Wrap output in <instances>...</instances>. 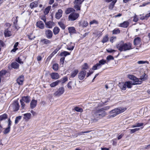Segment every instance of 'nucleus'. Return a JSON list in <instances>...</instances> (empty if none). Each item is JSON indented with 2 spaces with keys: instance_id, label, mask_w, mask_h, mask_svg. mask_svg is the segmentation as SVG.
<instances>
[{
  "instance_id": "f257e3e1",
  "label": "nucleus",
  "mask_w": 150,
  "mask_h": 150,
  "mask_svg": "<svg viewBox=\"0 0 150 150\" xmlns=\"http://www.w3.org/2000/svg\"><path fill=\"white\" fill-rule=\"evenodd\" d=\"M110 107L107 106L105 108L100 109L92 112L91 119L93 122H95L99 119L104 117L107 115L105 110L109 109Z\"/></svg>"
},
{
  "instance_id": "f03ea898",
  "label": "nucleus",
  "mask_w": 150,
  "mask_h": 150,
  "mask_svg": "<svg viewBox=\"0 0 150 150\" xmlns=\"http://www.w3.org/2000/svg\"><path fill=\"white\" fill-rule=\"evenodd\" d=\"M117 48L120 51H125L132 49V44L130 43H124L121 41L116 45Z\"/></svg>"
},
{
  "instance_id": "7ed1b4c3",
  "label": "nucleus",
  "mask_w": 150,
  "mask_h": 150,
  "mask_svg": "<svg viewBox=\"0 0 150 150\" xmlns=\"http://www.w3.org/2000/svg\"><path fill=\"white\" fill-rule=\"evenodd\" d=\"M125 110V109L123 108L119 107L117 108H115L109 112L110 114L108 116V118H110L114 117L117 115L123 112Z\"/></svg>"
},
{
  "instance_id": "20e7f679",
  "label": "nucleus",
  "mask_w": 150,
  "mask_h": 150,
  "mask_svg": "<svg viewBox=\"0 0 150 150\" xmlns=\"http://www.w3.org/2000/svg\"><path fill=\"white\" fill-rule=\"evenodd\" d=\"M127 77L130 79L133 80V85L140 84L142 83V81H139L138 79L133 75H128Z\"/></svg>"
},
{
  "instance_id": "39448f33",
  "label": "nucleus",
  "mask_w": 150,
  "mask_h": 150,
  "mask_svg": "<svg viewBox=\"0 0 150 150\" xmlns=\"http://www.w3.org/2000/svg\"><path fill=\"white\" fill-rule=\"evenodd\" d=\"M105 63H107L106 60L104 59H102L99 61V63L95 65L93 67L92 69L96 70L101 67L102 65L105 64Z\"/></svg>"
},
{
  "instance_id": "423d86ee",
  "label": "nucleus",
  "mask_w": 150,
  "mask_h": 150,
  "mask_svg": "<svg viewBox=\"0 0 150 150\" xmlns=\"http://www.w3.org/2000/svg\"><path fill=\"white\" fill-rule=\"evenodd\" d=\"M84 0H75L74 2V7L76 11L81 10V4Z\"/></svg>"
},
{
  "instance_id": "0eeeda50",
  "label": "nucleus",
  "mask_w": 150,
  "mask_h": 150,
  "mask_svg": "<svg viewBox=\"0 0 150 150\" xmlns=\"http://www.w3.org/2000/svg\"><path fill=\"white\" fill-rule=\"evenodd\" d=\"M10 109L12 108L14 111H17L19 109V103L17 101H15L9 107Z\"/></svg>"
},
{
  "instance_id": "6e6552de",
  "label": "nucleus",
  "mask_w": 150,
  "mask_h": 150,
  "mask_svg": "<svg viewBox=\"0 0 150 150\" xmlns=\"http://www.w3.org/2000/svg\"><path fill=\"white\" fill-rule=\"evenodd\" d=\"M64 92V89L63 87L59 88L54 93V95L55 97H59L62 95Z\"/></svg>"
},
{
  "instance_id": "1a4fd4ad",
  "label": "nucleus",
  "mask_w": 150,
  "mask_h": 150,
  "mask_svg": "<svg viewBox=\"0 0 150 150\" xmlns=\"http://www.w3.org/2000/svg\"><path fill=\"white\" fill-rule=\"evenodd\" d=\"M79 14L76 13H71L68 17L69 19L71 21H74L76 20L79 16Z\"/></svg>"
},
{
  "instance_id": "9d476101",
  "label": "nucleus",
  "mask_w": 150,
  "mask_h": 150,
  "mask_svg": "<svg viewBox=\"0 0 150 150\" xmlns=\"http://www.w3.org/2000/svg\"><path fill=\"white\" fill-rule=\"evenodd\" d=\"M45 35L47 38L51 39L52 37L53 33L52 31L50 30H45Z\"/></svg>"
},
{
  "instance_id": "9b49d317",
  "label": "nucleus",
  "mask_w": 150,
  "mask_h": 150,
  "mask_svg": "<svg viewBox=\"0 0 150 150\" xmlns=\"http://www.w3.org/2000/svg\"><path fill=\"white\" fill-rule=\"evenodd\" d=\"M86 72L85 70H82L81 71L79 74L78 77L80 80H82L84 78L86 75Z\"/></svg>"
},
{
  "instance_id": "f8f14e48",
  "label": "nucleus",
  "mask_w": 150,
  "mask_h": 150,
  "mask_svg": "<svg viewBox=\"0 0 150 150\" xmlns=\"http://www.w3.org/2000/svg\"><path fill=\"white\" fill-rule=\"evenodd\" d=\"M40 43L42 45H47L51 44V41L46 38H42L40 40Z\"/></svg>"
},
{
  "instance_id": "ddd939ff",
  "label": "nucleus",
  "mask_w": 150,
  "mask_h": 150,
  "mask_svg": "<svg viewBox=\"0 0 150 150\" xmlns=\"http://www.w3.org/2000/svg\"><path fill=\"white\" fill-rule=\"evenodd\" d=\"M4 34L5 37H8L12 35V32L9 28L5 30L4 32Z\"/></svg>"
},
{
  "instance_id": "4468645a",
  "label": "nucleus",
  "mask_w": 150,
  "mask_h": 150,
  "mask_svg": "<svg viewBox=\"0 0 150 150\" xmlns=\"http://www.w3.org/2000/svg\"><path fill=\"white\" fill-rule=\"evenodd\" d=\"M50 76L52 79H57L59 78V74L56 72H53L51 73Z\"/></svg>"
},
{
  "instance_id": "2eb2a0df",
  "label": "nucleus",
  "mask_w": 150,
  "mask_h": 150,
  "mask_svg": "<svg viewBox=\"0 0 150 150\" xmlns=\"http://www.w3.org/2000/svg\"><path fill=\"white\" fill-rule=\"evenodd\" d=\"M62 11L61 9H59L58 11L55 14V18L57 19H59L62 16Z\"/></svg>"
},
{
  "instance_id": "dca6fc26",
  "label": "nucleus",
  "mask_w": 150,
  "mask_h": 150,
  "mask_svg": "<svg viewBox=\"0 0 150 150\" xmlns=\"http://www.w3.org/2000/svg\"><path fill=\"white\" fill-rule=\"evenodd\" d=\"M45 25L47 28H52V26L54 25V24L53 22L49 21L45 22Z\"/></svg>"
},
{
  "instance_id": "f3484780",
  "label": "nucleus",
  "mask_w": 150,
  "mask_h": 150,
  "mask_svg": "<svg viewBox=\"0 0 150 150\" xmlns=\"http://www.w3.org/2000/svg\"><path fill=\"white\" fill-rule=\"evenodd\" d=\"M37 26L41 29L44 28V25L43 22L41 21H39L36 23Z\"/></svg>"
},
{
  "instance_id": "a211bd4d",
  "label": "nucleus",
  "mask_w": 150,
  "mask_h": 150,
  "mask_svg": "<svg viewBox=\"0 0 150 150\" xmlns=\"http://www.w3.org/2000/svg\"><path fill=\"white\" fill-rule=\"evenodd\" d=\"M37 101L36 100L33 99L30 103V107L31 109H33L36 106Z\"/></svg>"
},
{
  "instance_id": "6ab92c4d",
  "label": "nucleus",
  "mask_w": 150,
  "mask_h": 150,
  "mask_svg": "<svg viewBox=\"0 0 150 150\" xmlns=\"http://www.w3.org/2000/svg\"><path fill=\"white\" fill-rule=\"evenodd\" d=\"M21 100L27 103H29L30 100V97L28 96H23Z\"/></svg>"
},
{
  "instance_id": "aec40b11",
  "label": "nucleus",
  "mask_w": 150,
  "mask_h": 150,
  "mask_svg": "<svg viewBox=\"0 0 150 150\" xmlns=\"http://www.w3.org/2000/svg\"><path fill=\"white\" fill-rule=\"evenodd\" d=\"M61 82V81L60 80H57L56 81L52 82L50 84L51 87H54L57 85L59 83Z\"/></svg>"
},
{
  "instance_id": "412c9836",
  "label": "nucleus",
  "mask_w": 150,
  "mask_h": 150,
  "mask_svg": "<svg viewBox=\"0 0 150 150\" xmlns=\"http://www.w3.org/2000/svg\"><path fill=\"white\" fill-rule=\"evenodd\" d=\"M31 115L30 113H27L23 114V119L26 121H28L30 118Z\"/></svg>"
},
{
  "instance_id": "4be33fe9",
  "label": "nucleus",
  "mask_w": 150,
  "mask_h": 150,
  "mask_svg": "<svg viewBox=\"0 0 150 150\" xmlns=\"http://www.w3.org/2000/svg\"><path fill=\"white\" fill-rule=\"evenodd\" d=\"M23 81V76H21L17 79V83L19 85H22Z\"/></svg>"
},
{
  "instance_id": "5701e85b",
  "label": "nucleus",
  "mask_w": 150,
  "mask_h": 150,
  "mask_svg": "<svg viewBox=\"0 0 150 150\" xmlns=\"http://www.w3.org/2000/svg\"><path fill=\"white\" fill-rule=\"evenodd\" d=\"M129 25V23L128 21H125L123 23H120V26L126 28Z\"/></svg>"
},
{
  "instance_id": "b1692460",
  "label": "nucleus",
  "mask_w": 150,
  "mask_h": 150,
  "mask_svg": "<svg viewBox=\"0 0 150 150\" xmlns=\"http://www.w3.org/2000/svg\"><path fill=\"white\" fill-rule=\"evenodd\" d=\"M141 42V40L139 37L135 38L134 40V45H137L140 44Z\"/></svg>"
},
{
  "instance_id": "393cba45",
  "label": "nucleus",
  "mask_w": 150,
  "mask_h": 150,
  "mask_svg": "<svg viewBox=\"0 0 150 150\" xmlns=\"http://www.w3.org/2000/svg\"><path fill=\"white\" fill-rule=\"evenodd\" d=\"M38 1H35L32 3H31L30 4V7L31 8H34L38 6Z\"/></svg>"
},
{
  "instance_id": "a878e982",
  "label": "nucleus",
  "mask_w": 150,
  "mask_h": 150,
  "mask_svg": "<svg viewBox=\"0 0 150 150\" xmlns=\"http://www.w3.org/2000/svg\"><path fill=\"white\" fill-rule=\"evenodd\" d=\"M75 10L72 8H69L66 10L65 13L68 14L72 12H75Z\"/></svg>"
},
{
  "instance_id": "bb28decb",
  "label": "nucleus",
  "mask_w": 150,
  "mask_h": 150,
  "mask_svg": "<svg viewBox=\"0 0 150 150\" xmlns=\"http://www.w3.org/2000/svg\"><path fill=\"white\" fill-rule=\"evenodd\" d=\"M19 66V64L16 62H12L11 64V67L14 69H18Z\"/></svg>"
},
{
  "instance_id": "cd10ccee",
  "label": "nucleus",
  "mask_w": 150,
  "mask_h": 150,
  "mask_svg": "<svg viewBox=\"0 0 150 150\" xmlns=\"http://www.w3.org/2000/svg\"><path fill=\"white\" fill-rule=\"evenodd\" d=\"M117 1V0H113V1L111 2L109 6V8L110 9L112 10L113 9Z\"/></svg>"
},
{
  "instance_id": "c85d7f7f",
  "label": "nucleus",
  "mask_w": 150,
  "mask_h": 150,
  "mask_svg": "<svg viewBox=\"0 0 150 150\" xmlns=\"http://www.w3.org/2000/svg\"><path fill=\"white\" fill-rule=\"evenodd\" d=\"M60 29L57 26L54 27L53 30V32L54 35L57 34L59 32Z\"/></svg>"
},
{
  "instance_id": "c756f323",
  "label": "nucleus",
  "mask_w": 150,
  "mask_h": 150,
  "mask_svg": "<svg viewBox=\"0 0 150 150\" xmlns=\"http://www.w3.org/2000/svg\"><path fill=\"white\" fill-rule=\"evenodd\" d=\"M69 33H74L76 32V30L74 27H71L68 28Z\"/></svg>"
},
{
  "instance_id": "7c9ffc66",
  "label": "nucleus",
  "mask_w": 150,
  "mask_h": 150,
  "mask_svg": "<svg viewBox=\"0 0 150 150\" xmlns=\"http://www.w3.org/2000/svg\"><path fill=\"white\" fill-rule=\"evenodd\" d=\"M119 86L120 87V88L122 90L124 91L126 90V85L125 83H120L119 84Z\"/></svg>"
},
{
  "instance_id": "2f4dec72",
  "label": "nucleus",
  "mask_w": 150,
  "mask_h": 150,
  "mask_svg": "<svg viewBox=\"0 0 150 150\" xmlns=\"http://www.w3.org/2000/svg\"><path fill=\"white\" fill-rule=\"evenodd\" d=\"M108 35H106L105 36H104L101 42L103 43H104L107 42L108 41Z\"/></svg>"
},
{
  "instance_id": "473e14b6",
  "label": "nucleus",
  "mask_w": 150,
  "mask_h": 150,
  "mask_svg": "<svg viewBox=\"0 0 150 150\" xmlns=\"http://www.w3.org/2000/svg\"><path fill=\"white\" fill-rule=\"evenodd\" d=\"M79 72L78 69H75L73 71L71 74V76L74 78L77 74Z\"/></svg>"
},
{
  "instance_id": "72a5a7b5",
  "label": "nucleus",
  "mask_w": 150,
  "mask_h": 150,
  "mask_svg": "<svg viewBox=\"0 0 150 150\" xmlns=\"http://www.w3.org/2000/svg\"><path fill=\"white\" fill-rule=\"evenodd\" d=\"M70 54V53L67 51H64L61 52L60 54V56L62 57H66L67 55H69Z\"/></svg>"
},
{
  "instance_id": "f704fd0d",
  "label": "nucleus",
  "mask_w": 150,
  "mask_h": 150,
  "mask_svg": "<svg viewBox=\"0 0 150 150\" xmlns=\"http://www.w3.org/2000/svg\"><path fill=\"white\" fill-rule=\"evenodd\" d=\"M8 117L7 115L6 114H4L3 115L0 116V121L5 120Z\"/></svg>"
},
{
  "instance_id": "c9c22d12",
  "label": "nucleus",
  "mask_w": 150,
  "mask_h": 150,
  "mask_svg": "<svg viewBox=\"0 0 150 150\" xmlns=\"http://www.w3.org/2000/svg\"><path fill=\"white\" fill-rule=\"evenodd\" d=\"M125 83L126 86V87L128 88H130L132 87V85H133L132 82V81H127Z\"/></svg>"
},
{
  "instance_id": "e433bc0d",
  "label": "nucleus",
  "mask_w": 150,
  "mask_h": 150,
  "mask_svg": "<svg viewBox=\"0 0 150 150\" xmlns=\"http://www.w3.org/2000/svg\"><path fill=\"white\" fill-rule=\"evenodd\" d=\"M51 6H49L45 9L44 11V13L45 15H47L48 14L51 9Z\"/></svg>"
},
{
  "instance_id": "4c0bfd02",
  "label": "nucleus",
  "mask_w": 150,
  "mask_h": 150,
  "mask_svg": "<svg viewBox=\"0 0 150 150\" xmlns=\"http://www.w3.org/2000/svg\"><path fill=\"white\" fill-rule=\"evenodd\" d=\"M59 49H56L49 56L48 58L50 59L57 52L59 51Z\"/></svg>"
},
{
  "instance_id": "58836bf2",
  "label": "nucleus",
  "mask_w": 150,
  "mask_h": 150,
  "mask_svg": "<svg viewBox=\"0 0 150 150\" xmlns=\"http://www.w3.org/2000/svg\"><path fill=\"white\" fill-rule=\"evenodd\" d=\"M114 59L113 57L111 55L108 56L106 57V61L107 63L110 60H113Z\"/></svg>"
},
{
  "instance_id": "ea45409f",
  "label": "nucleus",
  "mask_w": 150,
  "mask_h": 150,
  "mask_svg": "<svg viewBox=\"0 0 150 150\" xmlns=\"http://www.w3.org/2000/svg\"><path fill=\"white\" fill-rule=\"evenodd\" d=\"M52 68L55 71H57L58 69V64H55L53 65Z\"/></svg>"
},
{
  "instance_id": "a19ab883",
  "label": "nucleus",
  "mask_w": 150,
  "mask_h": 150,
  "mask_svg": "<svg viewBox=\"0 0 150 150\" xmlns=\"http://www.w3.org/2000/svg\"><path fill=\"white\" fill-rule=\"evenodd\" d=\"M10 130V128L7 127L4 130L3 132L4 134H6L8 133Z\"/></svg>"
},
{
  "instance_id": "79ce46f5",
  "label": "nucleus",
  "mask_w": 150,
  "mask_h": 150,
  "mask_svg": "<svg viewBox=\"0 0 150 150\" xmlns=\"http://www.w3.org/2000/svg\"><path fill=\"white\" fill-rule=\"evenodd\" d=\"M16 61L20 64H23V62L22 61L20 57H19L17 58L16 59Z\"/></svg>"
},
{
  "instance_id": "37998d69",
  "label": "nucleus",
  "mask_w": 150,
  "mask_h": 150,
  "mask_svg": "<svg viewBox=\"0 0 150 150\" xmlns=\"http://www.w3.org/2000/svg\"><path fill=\"white\" fill-rule=\"evenodd\" d=\"M58 24L60 27L63 29H64L66 27L65 25L62 22H60L58 23Z\"/></svg>"
},
{
  "instance_id": "c03bdc74",
  "label": "nucleus",
  "mask_w": 150,
  "mask_h": 150,
  "mask_svg": "<svg viewBox=\"0 0 150 150\" xmlns=\"http://www.w3.org/2000/svg\"><path fill=\"white\" fill-rule=\"evenodd\" d=\"M21 118V116H18L16 117L15 123L16 124H17L18 122L20 120Z\"/></svg>"
},
{
  "instance_id": "a18cd8bd",
  "label": "nucleus",
  "mask_w": 150,
  "mask_h": 150,
  "mask_svg": "<svg viewBox=\"0 0 150 150\" xmlns=\"http://www.w3.org/2000/svg\"><path fill=\"white\" fill-rule=\"evenodd\" d=\"M62 83H64L65 82L68 80V78L67 77H64L63 78L60 80Z\"/></svg>"
},
{
  "instance_id": "49530a36",
  "label": "nucleus",
  "mask_w": 150,
  "mask_h": 150,
  "mask_svg": "<svg viewBox=\"0 0 150 150\" xmlns=\"http://www.w3.org/2000/svg\"><path fill=\"white\" fill-rule=\"evenodd\" d=\"M120 32V30L118 29H115L113 30L112 33L113 34H117Z\"/></svg>"
},
{
  "instance_id": "de8ad7c7",
  "label": "nucleus",
  "mask_w": 150,
  "mask_h": 150,
  "mask_svg": "<svg viewBox=\"0 0 150 150\" xmlns=\"http://www.w3.org/2000/svg\"><path fill=\"white\" fill-rule=\"evenodd\" d=\"M74 110L77 112H82L83 111V109L81 108L76 107L74 108Z\"/></svg>"
},
{
  "instance_id": "09e8293b",
  "label": "nucleus",
  "mask_w": 150,
  "mask_h": 150,
  "mask_svg": "<svg viewBox=\"0 0 150 150\" xmlns=\"http://www.w3.org/2000/svg\"><path fill=\"white\" fill-rule=\"evenodd\" d=\"M139 128H137L134 129H130L129 130L130 131V133L132 134L139 130Z\"/></svg>"
},
{
  "instance_id": "8fccbe9b",
  "label": "nucleus",
  "mask_w": 150,
  "mask_h": 150,
  "mask_svg": "<svg viewBox=\"0 0 150 150\" xmlns=\"http://www.w3.org/2000/svg\"><path fill=\"white\" fill-rule=\"evenodd\" d=\"M147 75L144 74L141 77L140 79L141 81H145L147 79Z\"/></svg>"
},
{
  "instance_id": "3c124183",
  "label": "nucleus",
  "mask_w": 150,
  "mask_h": 150,
  "mask_svg": "<svg viewBox=\"0 0 150 150\" xmlns=\"http://www.w3.org/2000/svg\"><path fill=\"white\" fill-rule=\"evenodd\" d=\"M71 81H69L67 85V87L69 89H72Z\"/></svg>"
},
{
  "instance_id": "603ef678",
  "label": "nucleus",
  "mask_w": 150,
  "mask_h": 150,
  "mask_svg": "<svg viewBox=\"0 0 150 150\" xmlns=\"http://www.w3.org/2000/svg\"><path fill=\"white\" fill-rule=\"evenodd\" d=\"M106 51L108 52L109 53H113L116 51V50L111 49H108Z\"/></svg>"
},
{
  "instance_id": "864d4df0",
  "label": "nucleus",
  "mask_w": 150,
  "mask_h": 150,
  "mask_svg": "<svg viewBox=\"0 0 150 150\" xmlns=\"http://www.w3.org/2000/svg\"><path fill=\"white\" fill-rule=\"evenodd\" d=\"M91 132V131H82L81 132H80L77 134L78 135H81L83 134V133H88L89 132Z\"/></svg>"
},
{
  "instance_id": "5fc2aeb1",
  "label": "nucleus",
  "mask_w": 150,
  "mask_h": 150,
  "mask_svg": "<svg viewBox=\"0 0 150 150\" xmlns=\"http://www.w3.org/2000/svg\"><path fill=\"white\" fill-rule=\"evenodd\" d=\"M149 63V62L147 61H139L137 62L138 64H144L146 63Z\"/></svg>"
},
{
  "instance_id": "6e6d98bb",
  "label": "nucleus",
  "mask_w": 150,
  "mask_h": 150,
  "mask_svg": "<svg viewBox=\"0 0 150 150\" xmlns=\"http://www.w3.org/2000/svg\"><path fill=\"white\" fill-rule=\"evenodd\" d=\"M88 24V23L87 21H84L82 23L83 26L84 27H87Z\"/></svg>"
},
{
  "instance_id": "4d7b16f0",
  "label": "nucleus",
  "mask_w": 150,
  "mask_h": 150,
  "mask_svg": "<svg viewBox=\"0 0 150 150\" xmlns=\"http://www.w3.org/2000/svg\"><path fill=\"white\" fill-rule=\"evenodd\" d=\"M20 101L21 102V108L22 109H24L25 106V104L24 103V102H23V100H20Z\"/></svg>"
},
{
  "instance_id": "13d9d810",
  "label": "nucleus",
  "mask_w": 150,
  "mask_h": 150,
  "mask_svg": "<svg viewBox=\"0 0 150 150\" xmlns=\"http://www.w3.org/2000/svg\"><path fill=\"white\" fill-rule=\"evenodd\" d=\"M88 64L85 63L83 66V69H86L88 68Z\"/></svg>"
},
{
  "instance_id": "bf43d9fd",
  "label": "nucleus",
  "mask_w": 150,
  "mask_h": 150,
  "mask_svg": "<svg viewBox=\"0 0 150 150\" xmlns=\"http://www.w3.org/2000/svg\"><path fill=\"white\" fill-rule=\"evenodd\" d=\"M98 22L95 20H93L92 21H91V22H90V23L91 25V24H93L94 23L96 24H98Z\"/></svg>"
},
{
  "instance_id": "052dcab7",
  "label": "nucleus",
  "mask_w": 150,
  "mask_h": 150,
  "mask_svg": "<svg viewBox=\"0 0 150 150\" xmlns=\"http://www.w3.org/2000/svg\"><path fill=\"white\" fill-rule=\"evenodd\" d=\"M65 59L64 57H62L60 59V62L62 65H63L64 63V60Z\"/></svg>"
},
{
  "instance_id": "680f3d73",
  "label": "nucleus",
  "mask_w": 150,
  "mask_h": 150,
  "mask_svg": "<svg viewBox=\"0 0 150 150\" xmlns=\"http://www.w3.org/2000/svg\"><path fill=\"white\" fill-rule=\"evenodd\" d=\"M8 127L11 128V125L12 122L11 120L10 119H9L8 120Z\"/></svg>"
},
{
  "instance_id": "e2e57ef3",
  "label": "nucleus",
  "mask_w": 150,
  "mask_h": 150,
  "mask_svg": "<svg viewBox=\"0 0 150 150\" xmlns=\"http://www.w3.org/2000/svg\"><path fill=\"white\" fill-rule=\"evenodd\" d=\"M146 15L144 16H142L140 17V19L141 20H144V19H146L147 20L149 18H147L146 17Z\"/></svg>"
},
{
  "instance_id": "0e129e2a",
  "label": "nucleus",
  "mask_w": 150,
  "mask_h": 150,
  "mask_svg": "<svg viewBox=\"0 0 150 150\" xmlns=\"http://www.w3.org/2000/svg\"><path fill=\"white\" fill-rule=\"evenodd\" d=\"M143 125V123H137L136 124V127H140L142 126Z\"/></svg>"
},
{
  "instance_id": "69168bd1",
  "label": "nucleus",
  "mask_w": 150,
  "mask_h": 150,
  "mask_svg": "<svg viewBox=\"0 0 150 150\" xmlns=\"http://www.w3.org/2000/svg\"><path fill=\"white\" fill-rule=\"evenodd\" d=\"M139 19L137 17V16H135L134 17L133 21L135 22H137L138 21Z\"/></svg>"
},
{
  "instance_id": "338daca9",
  "label": "nucleus",
  "mask_w": 150,
  "mask_h": 150,
  "mask_svg": "<svg viewBox=\"0 0 150 150\" xmlns=\"http://www.w3.org/2000/svg\"><path fill=\"white\" fill-rule=\"evenodd\" d=\"M4 45V42L2 40H0V46L3 47Z\"/></svg>"
},
{
  "instance_id": "774afa93",
  "label": "nucleus",
  "mask_w": 150,
  "mask_h": 150,
  "mask_svg": "<svg viewBox=\"0 0 150 150\" xmlns=\"http://www.w3.org/2000/svg\"><path fill=\"white\" fill-rule=\"evenodd\" d=\"M124 134L122 133L120 135L117 137L118 139H120L124 136Z\"/></svg>"
}]
</instances>
